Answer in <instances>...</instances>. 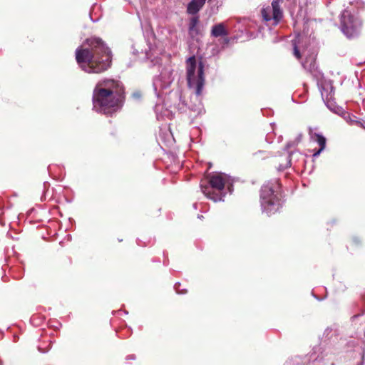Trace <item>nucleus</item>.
Wrapping results in <instances>:
<instances>
[{
  "label": "nucleus",
  "instance_id": "obj_16",
  "mask_svg": "<svg viewBox=\"0 0 365 365\" xmlns=\"http://www.w3.org/2000/svg\"><path fill=\"white\" fill-rule=\"evenodd\" d=\"M122 241H123V239H121V238L118 239V242H122Z\"/></svg>",
  "mask_w": 365,
  "mask_h": 365
},
{
  "label": "nucleus",
  "instance_id": "obj_10",
  "mask_svg": "<svg viewBox=\"0 0 365 365\" xmlns=\"http://www.w3.org/2000/svg\"><path fill=\"white\" fill-rule=\"evenodd\" d=\"M316 56L310 55L306 57L305 61L303 63L304 68L312 73H315L318 71V66L316 63Z\"/></svg>",
  "mask_w": 365,
  "mask_h": 365
},
{
  "label": "nucleus",
  "instance_id": "obj_9",
  "mask_svg": "<svg viewBox=\"0 0 365 365\" xmlns=\"http://www.w3.org/2000/svg\"><path fill=\"white\" fill-rule=\"evenodd\" d=\"M206 0H192L187 5V12L195 15L203 7Z\"/></svg>",
  "mask_w": 365,
  "mask_h": 365
},
{
  "label": "nucleus",
  "instance_id": "obj_3",
  "mask_svg": "<svg viewBox=\"0 0 365 365\" xmlns=\"http://www.w3.org/2000/svg\"><path fill=\"white\" fill-rule=\"evenodd\" d=\"M227 180L220 173L209 174L201 181L200 188L204 195L214 202L223 200L226 195L225 187Z\"/></svg>",
  "mask_w": 365,
  "mask_h": 365
},
{
  "label": "nucleus",
  "instance_id": "obj_12",
  "mask_svg": "<svg viewBox=\"0 0 365 365\" xmlns=\"http://www.w3.org/2000/svg\"><path fill=\"white\" fill-rule=\"evenodd\" d=\"M314 140L319 144L320 146L319 149L315 151L313 154V157H317L320 155V153L325 149L327 144V139L322 135L319 133L314 134Z\"/></svg>",
  "mask_w": 365,
  "mask_h": 365
},
{
  "label": "nucleus",
  "instance_id": "obj_1",
  "mask_svg": "<svg viewBox=\"0 0 365 365\" xmlns=\"http://www.w3.org/2000/svg\"><path fill=\"white\" fill-rule=\"evenodd\" d=\"M80 68L88 74H101L110 68L113 54L110 48L99 37L86 38L75 51Z\"/></svg>",
  "mask_w": 365,
  "mask_h": 365
},
{
  "label": "nucleus",
  "instance_id": "obj_13",
  "mask_svg": "<svg viewBox=\"0 0 365 365\" xmlns=\"http://www.w3.org/2000/svg\"><path fill=\"white\" fill-rule=\"evenodd\" d=\"M300 42L299 36L295 37L292 40V45L293 46V54L297 59H300L302 57L301 53L298 48V44Z\"/></svg>",
  "mask_w": 365,
  "mask_h": 365
},
{
  "label": "nucleus",
  "instance_id": "obj_4",
  "mask_svg": "<svg viewBox=\"0 0 365 365\" xmlns=\"http://www.w3.org/2000/svg\"><path fill=\"white\" fill-rule=\"evenodd\" d=\"M196 58L195 56H190L186 61V78L190 88H195L197 96H200L202 92L205 79L204 74V66L202 62L199 63L197 74L195 75Z\"/></svg>",
  "mask_w": 365,
  "mask_h": 365
},
{
  "label": "nucleus",
  "instance_id": "obj_15",
  "mask_svg": "<svg viewBox=\"0 0 365 365\" xmlns=\"http://www.w3.org/2000/svg\"><path fill=\"white\" fill-rule=\"evenodd\" d=\"M360 124L365 129V123L364 124V123H360Z\"/></svg>",
  "mask_w": 365,
  "mask_h": 365
},
{
  "label": "nucleus",
  "instance_id": "obj_8",
  "mask_svg": "<svg viewBox=\"0 0 365 365\" xmlns=\"http://www.w3.org/2000/svg\"><path fill=\"white\" fill-rule=\"evenodd\" d=\"M199 16H193L190 19L188 32L191 38H195L200 34Z\"/></svg>",
  "mask_w": 365,
  "mask_h": 365
},
{
  "label": "nucleus",
  "instance_id": "obj_11",
  "mask_svg": "<svg viewBox=\"0 0 365 365\" xmlns=\"http://www.w3.org/2000/svg\"><path fill=\"white\" fill-rule=\"evenodd\" d=\"M229 32L223 23L215 24L211 29V36L215 38L227 36Z\"/></svg>",
  "mask_w": 365,
  "mask_h": 365
},
{
  "label": "nucleus",
  "instance_id": "obj_5",
  "mask_svg": "<svg viewBox=\"0 0 365 365\" xmlns=\"http://www.w3.org/2000/svg\"><path fill=\"white\" fill-rule=\"evenodd\" d=\"M260 197L262 205L267 212H276L281 205L282 194L279 184L277 182L264 184L261 188Z\"/></svg>",
  "mask_w": 365,
  "mask_h": 365
},
{
  "label": "nucleus",
  "instance_id": "obj_6",
  "mask_svg": "<svg viewBox=\"0 0 365 365\" xmlns=\"http://www.w3.org/2000/svg\"><path fill=\"white\" fill-rule=\"evenodd\" d=\"M341 30L347 38H354L360 33L361 24L349 11H344L341 15Z\"/></svg>",
  "mask_w": 365,
  "mask_h": 365
},
{
  "label": "nucleus",
  "instance_id": "obj_7",
  "mask_svg": "<svg viewBox=\"0 0 365 365\" xmlns=\"http://www.w3.org/2000/svg\"><path fill=\"white\" fill-rule=\"evenodd\" d=\"M284 0H273L271 6L262 8L261 14L264 21L273 20L274 25H277L283 17V11L280 7Z\"/></svg>",
  "mask_w": 365,
  "mask_h": 365
},
{
  "label": "nucleus",
  "instance_id": "obj_14",
  "mask_svg": "<svg viewBox=\"0 0 365 365\" xmlns=\"http://www.w3.org/2000/svg\"><path fill=\"white\" fill-rule=\"evenodd\" d=\"M225 42L227 43L229 42V39L227 38H225Z\"/></svg>",
  "mask_w": 365,
  "mask_h": 365
},
{
  "label": "nucleus",
  "instance_id": "obj_2",
  "mask_svg": "<svg viewBox=\"0 0 365 365\" xmlns=\"http://www.w3.org/2000/svg\"><path fill=\"white\" fill-rule=\"evenodd\" d=\"M125 98V88L121 82L110 78L102 79L93 89V109L98 113L112 115L123 107Z\"/></svg>",
  "mask_w": 365,
  "mask_h": 365
}]
</instances>
